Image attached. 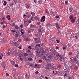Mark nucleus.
I'll return each instance as SVG.
<instances>
[{
	"mask_svg": "<svg viewBox=\"0 0 79 79\" xmlns=\"http://www.w3.org/2000/svg\"><path fill=\"white\" fill-rule=\"evenodd\" d=\"M45 20V17L44 15L41 18V21L42 23H44V21Z\"/></svg>",
	"mask_w": 79,
	"mask_h": 79,
	"instance_id": "f257e3e1",
	"label": "nucleus"
},
{
	"mask_svg": "<svg viewBox=\"0 0 79 79\" xmlns=\"http://www.w3.org/2000/svg\"><path fill=\"white\" fill-rule=\"evenodd\" d=\"M34 40L35 41V43H36V44H40V42L39 40L37 38H35Z\"/></svg>",
	"mask_w": 79,
	"mask_h": 79,
	"instance_id": "f03ea898",
	"label": "nucleus"
},
{
	"mask_svg": "<svg viewBox=\"0 0 79 79\" xmlns=\"http://www.w3.org/2000/svg\"><path fill=\"white\" fill-rule=\"evenodd\" d=\"M57 57H58L59 58V60H60V61H62L61 60H62V59H63V56H62L61 55H58L57 56Z\"/></svg>",
	"mask_w": 79,
	"mask_h": 79,
	"instance_id": "7ed1b4c3",
	"label": "nucleus"
},
{
	"mask_svg": "<svg viewBox=\"0 0 79 79\" xmlns=\"http://www.w3.org/2000/svg\"><path fill=\"white\" fill-rule=\"evenodd\" d=\"M78 55H77L75 57V58H74L73 60L74 61H77V58H78Z\"/></svg>",
	"mask_w": 79,
	"mask_h": 79,
	"instance_id": "20e7f679",
	"label": "nucleus"
},
{
	"mask_svg": "<svg viewBox=\"0 0 79 79\" xmlns=\"http://www.w3.org/2000/svg\"><path fill=\"white\" fill-rule=\"evenodd\" d=\"M10 63H11L12 65H15V62L13 60H10Z\"/></svg>",
	"mask_w": 79,
	"mask_h": 79,
	"instance_id": "39448f33",
	"label": "nucleus"
},
{
	"mask_svg": "<svg viewBox=\"0 0 79 79\" xmlns=\"http://www.w3.org/2000/svg\"><path fill=\"white\" fill-rule=\"evenodd\" d=\"M26 6L27 9H29V8H31V5L29 4H27Z\"/></svg>",
	"mask_w": 79,
	"mask_h": 79,
	"instance_id": "423d86ee",
	"label": "nucleus"
},
{
	"mask_svg": "<svg viewBox=\"0 0 79 79\" xmlns=\"http://www.w3.org/2000/svg\"><path fill=\"white\" fill-rule=\"evenodd\" d=\"M67 47V46L66 45H63V50H65L66 48Z\"/></svg>",
	"mask_w": 79,
	"mask_h": 79,
	"instance_id": "0eeeda50",
	"label": "nucleus"
},
{
	"mask_svg": "<svg viewBox=\"0 0 79 79\" xmlns=\"http://www.w3.org/2000/svg\"><path fill=\"white\" fill-rule=\"evenodd\" d=\"M15 29H17L18 30V29H19V27L18 26V25H16L15 26Z\"/></svg>",
	"mask_w": 79,
	"mask_h": 79,
	"instance_id": "6e6552de",
	"label": "nucleus"
},
{
	"mask_svg": "<svg viewBox=\"0 0 79 79\" xmlns=\"http://www.w3.org/2000/svg\"><path fill=\"white\" fill-rule=\"evenodd\" d=\"M52 64H49L48 65V68L47 69H48L50 67H52Z\"/></svg>",
	"mask_w": 79,
	"mask_h": 79,
	"instance_id": "1a4fd4ad",
	"label": "nucleus"
},
{
	"mask_svg": "<svg viewBox=\"0 0 79 79\" xmlns=\"http://www.w3.org/2000/svg\"><path fill=\"white\" fill-rule=\"evenodd\" d=\"M6 18L8 19V20H10V15H8L6 16Z\"/></svg>",
	"mask_w": 79,
	"mask_h": 79,
	"instance_id": "9d476101",
	"label": "nucleus"
},
{
	"mask_svg": "<svg viewBox=\"0 0 79 79\" xmlns=\"http://www.w3.org/2000/svg\"><path fill=\"white\" fill-rule=\"evenodd\" d=\"M76 21V19H72L71 20V23H74L75 22V21Z\"/></svg>",
	"mask_w": 79,
	"mask_h": 79,
	"instance_id": "9b49d317",
	"label": "nucleus"
},
{
	"mask_svg": "<svg viewBox=\"0 0 79 79\" xmlns=\"http://www.w3.org/2000/svg\"><path fill=\"white\" fill-rule=\"evenodd\" d=\"M25 77L26 78V79H28L29 78V75L28 74H26V75L25 76Z\"/></svg>",
	"mask_w": 79,
	"mask_h": 79,
	"instance_id": "f8f14e48",
	"label": "nucleus"
},
{
	"mask_svg": "<svg viewBox=\"0 0 79 79\" xmlns=\"http://www.w3.org/2000/svg\"><path fill=\"white\" fill-rule=\"evenodd\" d=\"M69 18L70 19H73V18H74V16H73V15H70Z\"/></svg>",
	"mask_w": 79,
	"mask_h": 79,
	"instance_id": "ddd939ff",
	"label": "nucleus"
},
{
	"mask_svg": "<svg viewBox=\"0 0 79 79\" xmlns=\"http://www.w3.org/2000/svg\"><path fill=\"white\" fill-rule=\"evenodd\" d=\"M16 34L15 35V37H19V34L17 33H18L17 32H16Z\"/></svg>",
	"mask_w": 79,
	"mask_h": 79,
	"instance_id": "4468645a",
	"label": "nucleus"
},
{
	"mask_svg": "<svg viewBox=\"0 0 79 79\" xmlns=\"http://www.w3.org/2000/svg\"><path fill=\"white\" fill-rule=\"evenodd\" d=\"M31 14L32 15L33 17L35 16V13L34 12H31Z\"/></svg>",
	"mask_w": 79,
	"mask_h": 79,
	"instance_id": "2eb2a0df",
	"label": "nucleus"
},
{
	"mask_svg": "<svg viewBox=\"0 0 79 79\" xmlns=\"http://www.w3.org/2000/svg\"><path fill=\"white\" fill-rule=\"evenodd\" d=\"M27 21H24V24H25V25H27L29 24V23L27 24Z\"/></svg>",
	"mask_w": 79,
	"mask_h": 79,
	"instance_id": "dca6fc26",
	"label": "nucleus"
},
{
	"mask_svg": "<svg viewBox=\"0 0 79 79\" xmlns=\"http://www.w3.org/2000/svg\"><path fill=\"white\" fill-rule=\"evenodd\" d=\"M45 12L47 14H49V13H49V11H48V10L47 9L45 10Z\"/></svg>",
	"mask_w": 79,
	"mask_h": 79,
	"instance_id": "f3484780",
	"label": "nucleus"
},
{
	"mask_svg": "<svg viewBox=\"0 0 79 79\" xmlns=\"http://www.w3.org/2000/svg\"><path fill=\"white\" fill-rule=\"evenodd\" d=\"M14 65H15V66L16 67V68H18L19 66H18V65L17 64H15Z\"/></svg>",
	"mask_w": 79,
	"mask_h": 79,
	"instance_id": "a211bd4d",
	"label": "nucleus"
},
{
	"mask_svg": "<svg viewBox=\"0 0 79 79\" xmlns=\"http://www.w3.org/2000/svg\"><path fill=\"white\" fill-rule=\"evenodd\" d=\"M28 61H32V59L31 57L28 58Z\"/></svg>",
	"mask_w": 79,
	"mask_h": 79,
	"instance_id": "6ab92c4d",
	"label": "nucleus"
},
{
	"mask_svg": "<svg viewBox=\"0 0 79 79\" xmlns=\"http://www.w3.org/2000/svg\"><path fill=\"white\" fill-rule=\"evenodd\" d=\"M27 17H28V18H30L31 19H32V18H33L32 16L31 17V16H30V15H28L27 16Z\"/></svg>",
	"mask_w": 79,
	"mask_h": 79,
	"instance_id": "aec40b11",
	"label": "nucleus"
},
{
	"mask_svg": "<svg viewBox=\"0 0 79 79\" xmlns=\"http://www.w3.org/2000/svg\"><path fill=\"white\" fill-rule=\"evenodd\" d=\"M7 55H11V53L10 52H7Z\"/></svg>",
	"mask_w": 79,
	"mask_h": 79,
	"instance_id": "412c9836",
	"label": "nucleus"
},
{
	"mask_svg": "<svg viewBox=\"0 0 79 79\" xmlns=\"http://www.w3.org/2000/svg\"><path fill=\"white\" fill-rule=\"evenodd\" d=\"M14 5V4H13V3H12L11 4H10V5L11 7H13V5Z\"/></svg>",
	"mask_w": 79,
	"mask_h": 79,
	"instance_id": "4be33fe9",
	"label": "nucleus"
},
{
	"mask_svg": "<svg viewBox=\"0 0 79 79\" xmlns=\"http://www.w3.org/2000/svg\"><path fill=\"white\" fill-rule=\"evenodd\" d=\"M5 17H3L1 20V21H5Z\"/></svg>",
	"mask_w": 79,
	"mask_h": 79,
	"instance_id": "5701e85b",
	"label": "nucleus"
},
{
	"mask_svg": "<svg viewBox=\"0 0 79 79\" xmlns=\"http://www.w3.org/2000/svg\"><path fill=\"white\" fill-rule=\"evenodd\" d=\"M6 3H7L6 2L4 1V3H3V4L4 5V6H5V5H6Z\"/></svg>",
	"mask_w": 79,
	"mask_h": 79,
	"instance_id": "b1692460",
	"label": "nucleus"
},
{
	"mask_svg": "<svg viewBox=\"0 0 79 79\" xmlns=\"http://www.w3.org/2000/svg\"><path fill=\"white\" fill-rule=\"evenodd\" d=\"M20 27H21V29H23V27H24V26L23 25H20Z\"/></svg>",
	"mask_w": 79,
	"mask_h": 79,
	"instance_id": "393cba45",
	"label": "nucleus"
},
{
	"mask_svg": "<svg viewBox=\"0 0 79 79\" xmlns=\"http://www.w3.org/2000/svg\"><path fill=\"white\" fill-rule=\"evenodd\" d=\"M36 47H40V44H36Z\"/></svg>",
	"mask_w": 79,
	"mask_h": 79,
	"instance_id": "a878e982",
	"label": "nucleus"
},
{
	"mask_svg": "<svg viewBox=\"0 0 79 79\" xmlns=\"http://www.w3.org/2000/svg\"><path fill=\"white\" fill-rule=\"evenodd\" d=\"M27 22L28 23V24H29V23H31V21L30 20H29L28 21H27Z\"/></svg>",
	"mask_w": 79,
	"mask_h": 79,
	"instance_id": "bb28decb",
	"label": "nucleus"
},
{
	"mask_svg": "<svg viewBox=\"0 0 79 79\" xmlns=\"http://www.w3.org/2000/svg\"><path fill=\"white\" fill-rule=\"evenodd\" d=\"M42 58L43 60H45V59H46V58L45 57V56H43Z\"/></svg>",
	"mask_w": 79,
	"mask_h": 79,
	"instance_id": "cd10ccee",
	"label": "nucleus"
},
{
	"mask_svg": "<svg viewBox=\"0 0 79 79\" xmlns=\"http://www.w3.org/2000/svg\"><path fill=\"white\" fill-rule=\"evenodd\" d=\"M52 16H55V12H52Z\"/></svg>",
	"mask_w": 79,
	"mask_h": 79,
	"instance_id": "c85d7f7f",
	"label": "nucleus"
},
{
	"mask_svg": "<svg viewBox=\"0 0 79 79\" xmlns=\"http://www.w3.org/2000/svg\"><path fill=\"white\" fill-rule=\"evenodd\" d=\"M3 69L4 70H6V69L5 68V66H4L3 68Z\"/></svg>",
	"mask_w": 79,
	"mask_h": 79,
	"instance_id": "c756f323",
	"label": "nucleus"
},
{
	"mask_svg": "<svg viewBox=\"0 0 79 79\" xmlns=\"http://www.w3.org/2000/svg\"><path fill=\"white\" fill-rule=\"evenodd\" d=\"M24 56H28V54L27 53H25L24 54Z\"/></svg>",
	"mask_w": 79,
	"mask_h": 79,
	"instance_id": "7c9ffc66",
	"label": "nucleus"
},
{
	"mask_svg": "<svg viewBox=\"0 0 79 79\" xmlns=\"http://www.w3.org/2000/svg\"><path fill=\"white\" fill-rule=\"evenodd\" d=\"M2 28H3V29H5V28L6 27V26L3 25H2Z\"/></svg>",
	"mask_w": 79,
	"mask_h": 79,
	"instance_id": "2f4dec72",
	"label": "nucleus"
},
{
	"mask_svg": "<svg viewBox=\"0 0 79 79\" xmlns=\"http://www.w3.org/2000/svg\"><path fill=\"white\" fill-rule=\"evenodd\" d=\"M49 59H52V56H48Z\"/></svg>",
	"mask_w": 79,
	"mask_h": 79,
	"instance_id": "473e14b6",
	"label": "nucleus"
},
{
	"mask_svg": "<svg viewBox=\"0 0 79 79\" xmlns=\"http://www.w3.org/2000/svg\"><path fill=\"white\" fill-rule=\"evenodd\" d=\"M72 54H73V53L71 52H70L69 53V55H72Z\"/></svg>",
	"mask_w": 79,
	"mask_h": 79,
	"instance_id": "72a5a7b5",
	"label": "nucleus"
},
{
	"mask_svg": "<svg viewBox=\"0 0 79 79\" xmlns=\"http://www.w3.org/2000/svg\"><path fill=\"white\" fill-rule=\"evenodd\" d=\"M14 44L15 45V46H16L18 44H17V43H16V42H14Z\"/></svg>",
	"mask_w": 79,
	"mask_h": 79,
	"instance_id": "f704fd0d",
	"label": "nucleus"
},
{
	"mask_svg": "<svg viewBox=\"0 0 79 79\" xmlns=\"http://www.w3.org/2000/svg\"><path fill=\"white\" fill-rule=\"evenodd\" d=\"M35 73L36 74H39V72L38 71H36Z\"/></svg>",
	"mask_w": 79,
	"mask_h": 79,
	"instance_id": "c9c22d12",
	"label": "nucleus"
},
{
	"mask_svg": "<svg viewBox=\"0 0 79 79\" xmlns=\"http://www.w3.org/2000/svg\"><path fill=\"white\" fill-rule=\"evenodd\" d=\"M28 48H29V49H32V48H31V46H28Z\"/></svg>",
	"mask_w": 79,
	"mask_h": 79,
	"instance_id": "e433bc0d",
	"label": "nucleus"
},
{
	"mask_svg": "<svg viewBox=\"0 0 79 79\" xmlns=\"http://www.w3.org/2000/svg\"><path fill=\"white\" fill-rule=\"evenodd\" d=\"M22 46H19V49H21L22 48H21Z\"/></svg>",
	"mask_w": 79,
	"mask_h": 79,
	"instance_id": "4c0bfd02",
	"label": "nucleus"
},
{
	"mask_svg": "<svg viewBox=\"0 0 79 79\" xmlns=\"http://www.w3.org/2000/svg\"><path fill=\"white\" fill-rule=\"evenodd\" d=\"M39 62H40V63H42V60H39Z\"/></svg>",
	"mask_w": 79,
	"mask_h": 79,
	"instance_id": "58836bf2",
	"label": "nucleus"
},
{
	"mask_svg": "<svg viewBox=\"0 0 79 79\" xmlns=\"http://www.w3.org/2000/svg\"><path fill=\"white\" fill-rule=\"evenodd\" d=\"M12 31L13 32H16V30H12Z\"/></svg>",
	"mask_w": 79,
	"mask_h": 79,
	"instance_id": "ea45409f",
	"label": "nucleus"
},
{
	"mask_svg": "<svg viewBox=\"0 0 79 79\" xmlns=\"http://www.w3.org/2000/svg\"><path fill=\"white\" fill-rule=\"evenodd\" d=\"M40 22H38L37 23V24H38V25H40Z\"/></svg>",
	"mask_w": 79,
	"mask_h": 79,
	"instance_id": "a19ab883",
	"label": "nucleus"
},
{
	"mask_svg": "<svg viewBox=\"0 0 79 79\" xmlns=\"http://www.w3.org/2000/svg\"><path fill=\"white\" fill-rule=\"evenodd\" d=\"M16 26V25H15V23H12V26Z\"/></svg>",
	"mask_w": 79,
	"mask_h": 79,
	"instance_id": "79ce46f5",
	"label": "nucleus"
},
{
	"mask_svg": "<svg viewBox=\"0 0 79 79\" xmlns=\"http://www.w3.org/2000/svg\"><path fill=\"white\" fill-rule=\"evenodd\" d=\"M38 31L39 32H41V31H42V30L40 29H38Z\"/></svg>",
	"mask_w": 79,
	"mask_h": 79,
	"instance_id": "37998d69",
	"label": "nucleus"
},
{
	"mask_svg": "<svg viewBox=\"0 0 79 79\" xmlns=\"http://www.w3.org/2000/svg\"><path fill=\"white\" fill-rule=\"evenodd\" d=\"M33 27L34 28H35V25H33Z\"/></svg>",
	"mask_w": 79,
	"mask_h": 79,
	"instance_id": "c03bdc74",
	"label": "nucleus"
},
{
	"mask_svg": "<svg viewBox=\"0 0 79 79\" xmlns=\"http://www.w3.org/2000/svg\"><path fill=\"white\" fill-rule=\"evenodd\" d=\"M55 48L56 49H58V48H59V47L58 46H56V47Z\"/></svg>",
	"mask_w": 79,
	"mask_h": 79,
	"instance_id": "a18cd8bd",
	"label": "nucleus"
},
{
	"mask_svg": "<svg viewBox=\"0 0 79 79\" xmlns=\"http://www.w3.org/2000/svg\"><path fill=\"white\" fill-rule=\"evenodd\" d=\"M7 76H9V74L8 73H6V74Z\"/></svg>",
	"mask_w": 79,
	"mask_h": 79,
	"instance_id": "49530a36",
	"label": "nucleus"
},
{
	"mask_svg": "<svg viewBox=\"0 0 79 79\" xmlns=\"http://www.w3.org/2000/svg\"><path fill=\"white\" fill-rule=\"evenodd\" d=\"M56 41L57 42L56 43L57 44H58V43H59V40H56Z\"/></svg>",
	"mask_w": 79,
	"mask_h": 79,
	"instance_id": "de8ad7c7",
	"label": "nucleus"
},
{
	"mask_svg": "<svg viewBox=\"0 0 79 79\" xmlns=\"http://www.w3.org/2000/svg\"><path fill=\"white\" fill-rule=\"evenodd\" d=\"M25 16H27V15H26L24 14V15H23V18H24V17H25Z\"/></svg>",
	"mask_w": 79,
	"mask_h": 79,
	"instance_id": "09e8293b",
	"label": "nucleus"
},
{
	"mask_svg": "<svg viewBox=\"0 0 79 79\" xmlns=\"http://www.w3.org/2000/svg\"><path fill=\"white\" fill-rule=\"evenodd\" d=\"M57 27V28H58L59 29H60V27L58 26V27Z\"/></svg>",
	"mask_w": 79,
	"mask_h": 79,
	"instance_id": "8fccbe9b",
	"label": "nucleus"
},
{
	"mask_svg": "<svg viewBox=\"0 0 79 79\" xmlns=\"http://www.w3.org/2000/svg\"><path fill=\"white\" fill-rule=\"evenodd\" d=\"M26 41H29V40L28 39V38H27L26 40Z\"/></svg>",
	"mask_w": 79,
	"mask_h": 79,
	"instance_id": "3c124183",
	"label": "nucleus"
},
{
	"mask_svg": "<svg viewBox=\"0 0 79 79\" xmlns=\"http://www.w3.org/2000/svg\"><path fill=\"white\" fill-rule=\"evenodd\" d=\"M3 22H1V24H3Z\"/></svg>",
	"mask_w": 79,
	"mask_h": 79,
	"instance_id": "603ef678",
	"label": "nucleus"
},
{
	"mask_svg": "<svg viewBox=\"0 0 79 79\" xmlns=\"http://www.w3.org/2000/svg\"><path fill=\"white\" fill-rule=\"evenodd\" d=\"M56 18H60V17H59V16H56Z\"/></svg>",
	"mask_w": 79,
	"mask_h": 79,
	"instance_id": "864d4df0",
	"label": "nucleus"
},
{
	"mask_svg": "<svg viewBox=\"0 0 79 79\" xmlns=\"http://www.w3.org/2000/svg\"><path fill=\"white\" fill-rule=\"evenodd\" d=\"M35 68H38V67H37V64H35Z\"/></svg>",
	"mask_w": 79,
	"mask_h": 79,
	"instance_id": "5fc2aeb1",
	"label": "nucleus"
},
{
	"mask_svg": "<svg viewBox=\"0 0 79 79\" xmlns=\"http://www.w3.org/2000/svg\"><path fill=\"white\" fill-rule=\"evenodd\" d=\"M30 66H33V64H31L30 65Z\"/></svg>",
	"mask_w": 79,
	"mask_h": 79,
	"instance_id": "6e6d98bb",
	"label": "nucleus"
},
{
	"mask_svg": "<svg viewBox=\"0 0 79 79\" xmlns=\"http://www.w3.org/2000/svg\"><path fill=\"white\" fill-rule=\"evenodd\" d=\"M28 33H31V31H28Z\"/></svg>",
	"mask_w": 79,
	"mask_h": 79,
	"instance_id": "4d7b16f0",
	"label": "nucleus"
},
{
	"mask_svg": "<svg viewBox=\"0 0 79 79\" xmlns=\"http://www.w3.org/2000/svg\"><path fill=\"white\" fill-rule=\"evenodd\" d=\"M77 22H78V23H79V18L77 19Z\"/></svg>",
	"mask_w": 79,
	"mask_h": 79,
	"instance_id": "13d9d810",
	"label": "nucleus"
},
{
	"mask_svg": "<svg viewBox=\"0 0 79 79\" xmlns=\"http://www.w3.org/2000/svg\"><path fill=\"white\" fill-rule=\"evenodd\" d=\"M0 59H2V56H0Z\"/></svg>",
	"mask_w": 79,
	"mask_h": 79,
	"instance_id": "bf43d9fd",
	"label": "nucleus"
},
{
	"mask_svg": "<svg viewBox=\"0 0 79 79\" xmlns=\"http://www.w3.org/2000/svg\"><path fill=\"white\" fill-rule=\"evenodd\" d=\"M75 39H77V36H75Z\"/></svg>",
	"mask_w": 79,
	"mask_h": 79,
	"instance_id": "052dcab7",
	"label": "nucleus"
},
{
	"mask_svg": "<svg viewBox=\"0 0 79 79\" xmlns=\"http://www.w3.org/2000/svg\"><path fill=\"white\" fill-rule=\"evenodd\" d=\"M65 3H66V4H68V2H67V1H65Z\"/></svg>",
	"mask_w": 79,
	"mask_h": 79,
	"instance_id": "680f3d73",
	"label": "nucleus"
},
{
	"mask_svg": "<svg viewBox=\"0 0 79 79\" xmlns=\"http://www.w3.org/2000/svg\"><path fill=\"white\" fill-rule=\"evenodd\" d=\"M31 27H33V25H31Z\"/></svg>",
	"mask_w": 79,
	"mask_h": 79,
	"instance_id": "e2e57ef3",
	"label": "nucleus"
},
{
	"mask_svg": "<svg viewBox=\"0 0 79 79\" xmlns=\"http://www.w3.org/2000/svg\"><path fill=\"white\" fill-rule=\"evenodd\" d=\"M58 23H56V27H58Z\"/></svg>",
	"mask_w": 79,
	"mask_h": 79,
	"instance_id": "0e129e2a",
	"label": "nucleus"
},
{
	"mask_svg": "<svg viewBox=\"0 0 79 79\" xmlns=\"http://www.w3.org/2000/svg\"><path fill=\"white\" fill-rule=\"evenodd\" d=\"M23 29H21V30H20V31L21 32H23Z\"/></svg>",
	"mask_w": 79,
	"mask_h": 79,
	"instance_id": "69168bd1",
	"label": "nucleus"
},
{
	"mask_svg": "<svg viewBox=\"0 0 79 79\" xmlns=\"http://www.w3.org/2000/svg\"><path fill=\"white\" fill-rule=\"evenodd\" d=\"M45 78H46V79H48V78L47 77L45 76Z\"/></svg>",
	"mask_w": 79,
	"mask_h": 79,
	"instance_id": "338daca9",
	"label": "nucleus"
},
{
	"mask_svg": "<svg viewBox=\"0 0 79 79\" xmlns=\"http://www.w3.org/2000/svg\"><path fill=\"white\" fill-rule=\"evenodd\" d=\"M21 34H24V32H21Z\"/></svg>",
	"mask_w": 79,
	"mask_h": 79,
	"instance_id": "774afa93",
	"label": "nucleus"
}]
</instances>
